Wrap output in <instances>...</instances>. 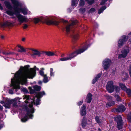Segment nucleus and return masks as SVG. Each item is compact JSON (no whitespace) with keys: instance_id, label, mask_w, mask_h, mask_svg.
Returning <instances> with one entry per match:
<instances>
[{"instance_id":"41","label":"nucleus","mask_w":131,"mask_h":131,"mask_svg":"<svg viewBox=\"0 0 131 131\" xmlns=\"http://www.w3.org/2000/svg\"><path fill=\"white\" fill-rule=\"evenodd\" d=\"M3 106L5 107L6 108L9 109L10 108V105L6 103H5L4 105H3Z\"/></svg>"},{"instance_id":"56","label":"nucleus","mask_w":131,"mask_h":131,"mask_svg":"<svg viewBox=\"0 0 131 131\" xmlns=\"http://www.w3.org/2000/svg\"><path fill=\"white\" fill-rule=\"evenodd\" d=\"M129 73L130 77H131V64L130 65L129 69Z\"/></svg>"},{"instance_id":"63","label":"nucleus","mask_w":131,"mask_h":131,"mask_svg":"<svg viewBox=\"0 0 131 131\" xmlns=\"http://www.w3.org/2000/svg\"><path fill=\"white\" fill-rule=\"evenodd\" d=\"M61 21L65 23H67V21L65 20L64 19H62Z\"/></svg>"},{"instance_id":"24","label":"nucleus","mask_w":131,"mask_h":131,"mask_svg":"<svg viewBox=\"0 0 131 131\" xmlns=\"http://www.w3.org/2000/svg\"><path fill=\"white\" fill-rule=\"evenodd\" d=\"M4 4L7 8L11 10L13 8L9 2L8 1H5L4 2Z\"/></svg>"},{"instance_id":"61","label":"nucleus","mask_w":131,"mask_h":131,"mask_svg":"<svg viewBox=\"0 0 131 131\" xmlns=\"http://www.w3.org/2000/svg\"><path fill=\"white\" fill-rule=\"evenodd\" d=\"M28 27L27 25V24H25L24 25V26L23 27V28L24 29H25L27 28Z\"/></svg>"},{"instance_id":"6","label":"nucleus","mask_w":131,"mask_h":131,"mask_svg":"<svg viewBox=\"0 0 131 131\" xmlns=\"http://www.w3.org/2000/svg\"><path fill=\"white\" fill-rule=\"evenodd\" d=\"M115 121L117 122V127L119 130L123 128V121L121 116L118 115L115 117Z\"/></svg>"},{"instance_id":"32","label":"nucleus","mask_w":131,"mask_h":131,"mask_svg":"<svg viewBox=\"0 0 131 131\" xmlns=\"http://www.w3.org/2000/svg\"><path fill=\"white\" fill-rule=\"evenodd\" d=\"M21 12L23 13L24 15H26L27 13V10L25 8H22Z\"/></svg>"},{"instance_id":"55","label":"nucleus","mask_w":131,"mask_h":131,"mask_svg":"<svg viewBox=\"0 0 131 131\" xmlns=\"http://www.w3.org/2000/svg\"><path fill=\"white\" fill-rule=\"evenodd\" d=\"M28 89L30 90V93L31 94H33V89L30 87H29Z\"/></svg>"},{"instance_id":"57","label":"nucleus","mask_w":131,"mask_h":131,"mask_svg":"<svg viewBox=\"0 0 131 131\" xmlns=\"http://www.w3.org/2000/svg\"><path fill=\"white\" fill-rule=\"evenodd\" d=\"M9 93L10 94H13V91L12 89H10L9 90Z\"/></svg>"},{"instance_id":"39","label":"nucleus","mask_w":131,"mask_h":131,"mask_svg":"<svg viewBox=\"0 0 131 131\" xmlns=\"http://www.w3.org/2000/svg\"><path fill=\"white\" fill-rule=\"evenodd\" d=\"M79 5L80 6H84L85 3L84 0H80Z\"/></svg>"},{"instance_id":"19","label":"nucleus","mask_w":131,"mask_h":131,"mask_svg":"<svg viewBox=\"0 0 131 131\" xmlns=\"http://www.w3.org/2000/svg\"><path fill=\"white\" fill-rule=\"evenodd\" d=\"M42 54L43 56L47 55L48 56L50 57L53 56L54 55H56L54 54L53 52H51L50 51H42Z\"/></svg>"},{"instance_id":"60","label":"nucleus","mask_w":131,"mask_h":131,"mask_svg":"<svg viewBox=\"0 0 131 131\" xmlns=\"http://www.w3.org/2000/svg\"><path fill=\"white\" fill-rule=\"evenodd\" d=\"M9 101L11 104L13 103L14 102V100H9Z\"/></svg>"},{"instance_id":"29","label":"nucleus","mask_w":131,"mask_h":131,"mask_svg":"<svg viewBox=\"0 0 131 131\" xmlns=\"http://www.w3.org/2000/svg\"><path fill=\"white\" fill-rule=\"evenodd\" d=\"M79 0H72L71 5L74 6L78 3Z\"/></svg>"},{"instance_id":"5","label":"nucleus","mask_w":131,"mask_h":131,"mask_svg":"<svg viewBox=\"0 0 131 131\" xmlns=\"http://www.w3.org/2000/svg\"><path fill=\"white\" fill-rule=\"evenodd\" d=\"M45 94V93L44 91L40 92L38 93H36V94L34 95V97L33 99V104L36 105H39L40 99Z\"/></svg>"},{"instance_id":"1","label":"nucleus","mask_w":131,"mask_h":131,"mask_svg":"<svg viewBox=\"0 0 131 131\" xmlns=\"http://www.w3.org/2000/svg\"><path fill=\"white\" fill-rule=\"evenodd\" d=\"M30 66L27 65L24 67L21 66L19 70L14 75L16 79L20 80L24 84L27 83V79H33V68L29 69Z\"/></svg>"},{"instance_id":"62","label":"nucleus","mask_w":131,"mask_h":131,"mask_svg":"<svg viewBox=\"0 0 131 131\" xmlns=\"http://www.w3.org/2000/svg\"><path fill=\"white\" fill-rule=\"evenodd\" d=\"M3 9L2 6L1 4L0 3V9L2 10Z\"/></svg>"},{"instance_id":"2","label":"nucleus","mask_w":131,"mask_h":131,"mask_svg":"<svg viewBox=\"0 0 131 131\" xmlns=\"http://www.w3.org/2000/svg\"><path fill=\"white\" fill-rule=\"evenodd\" d=\"M14 5L13 9L14 10L15 14L18 19V20L20 24L27 21V18L26 17L21 15L20 14L22 8H19L21 6L20 3L17 0H10Z\"/></svg>"},{"instance_id":"54","label":"nucleus","mask_w":131,"mask_h":131,"mask_svg":"<svg viewBox=\"0 0 131 131\" xmlns=\"http://www.w3.org/2000/svg\"><path fill=\"white\" fill-rule=\"evenodd\" d=\"M98 80L97 79L95 78L92 81V83L93 84H94Z\"/></svg>"},{"instance_id":"27","label":"nucleus","mask_w":131,"mask_h":131,"mask_svg":"<svg viewBox=\"0 0 131 131\" xmlns=\"http://www.w3.org/2000/svg\"><path fill=\"white\" fill-rule=\"evenodd\" d=\"M106 8V7L105 6H103L101 7L100 8L99 10L98 11V14H100L103 12L105 10Z\"/></svg>"},{"instance_id":"52","label":"nucleus","mask_w":131,"mask_h":131,"mask_svg":"<svg viewBox=\"0 0 131 131\" xmlns=\"http://www.w3.org/2000/svg\"><path fill=\"white\" fill-rule=\"evenodd\" d=\"M50 75L51 76H54V73L53 72V69L51 68L50 69Z\"/></svg>"},{"instance_id":"9","label":"nucleus","mask_w":131,"mask_h":131,"mask_svg":"<svg viewBox=\"0 0 131 131\" xmlns=\"http://www.w3.org/2000/svg\"><path fill=\"white\" fill-rule=\"evenodd\" d=\"M126 110L125 106L123 105H119L117 108H114L112 110V111L114 112H124Z\"/></svg>"},{"instance_id":"51","label":"nucleus","mask_w":131,"mask_h":131,"mask_svg":"<svg viewBox=\"0 0 131 131\" xmlns=\"http://www.w3.org/2000/svg\"><path fill=\"white\" fill-rule=\"evenodd\" d=\"M101 74L100 73L98 74L95 77L98 80L99 78H100L101 76Z\"/></svg>"},{"instance_id":"16","label":"nucleus","mask_w":131,"mask_h":131,"mask_svg":"<svg viewBox=\"0 0 131 131\" xmlns=\"http://www.w3.org/2000/svg\"><path fill=\"white\" fill-rule=\"evenodd\" d=\"M80 113L82 116H85L86 114V107L85 105L83 104L81 107Z\"/></svg>"},{"instance_id":"35","label":"nucleus","mask_w":131,"mask_h":131,"mask_svg":"<svg viewBox=\"0 0 131 131\" xmlns=\"http://www.w3.org/2000/svg\"><path fill=\"white\" fill-rule=\"evenodd\" d=\"M3 54L5 55H9L10 54H13L14 53L12 52H2Z\"/></svg>"},{"instance_id":"36","label":"nucleus","mask_w":131,"mask_h":131,"mask_svg":"<svg viewBox=\"0 0 131 131\" xmlns=\"http://www.w3.org/2000/svg\"><path fill=\"white\" fill-rule=\"evenodd\" d=\"M128 96H130L131 94V90L130 89H127L125 91Z\"/></svg>"},{"instance_id":"12","label":"nucleus","mask_w":131,"mask_h":131,"mask_svg":"<svg viewBox=\"0 0 131 131\" xmlns=\"http://www.w3.org/2000/svg\"><path fill=\"white\" fill-rule=\"evenodd\" d=\"M42 51L40 52L37 49H33V59L40 57Z\"/></svg>"},{"instance_id":"64","label":"nucleus","mask_w":131,"mask_h":131,"mask_svg":"<svg viewBox=\"0 0 131 131\" xmlns=\"http://www.w3.org/2000/svg\"><path fill=\"white\" fill-rule=\"evenodd\" d=\"M0 103L2 104H5V103L4 102V101H1Z\"/></svg>"},{"instance_id":"11","label":"nucleus","mask_w":131,"mask_h":131,"mask_svg":"<svg viewBox=\"0 0 131 131\" xmlns=\"http://www.w3.org/2000/svg\"><path fill=\"white\" fill-rule=\"evenodd\" d=\"M20 49L21 50L18 49V52H25L27 51L30 54V55L32 56H33V54L32 53V52H33L32 48H27L26 49L23 47H22L21 48H20Z\"/></svg>"},{"instance_id":"14","label":"nucleus","mask_w":131,"mask_h":131,"mask_svg":"<svg viewBox=\"0 0 131 131\" xmlns=\"http://www.w3.org/2000/svg\"><path fill=\"white\" fill-rule=\"evenodd\" d=\"M29 107L26 106L25 107V109L26 112H27V110H26V108H28L29 111V114L33 115V101H31V103L29 104L28 105Z\"/></svg>"},{"instance_id":"59","label":"nucleus","mask_w":131,"mask_h":131,"mask_svg":"<svg viewBox=\"0 0 131 131\" xmlns=\"http://www.w3.org/2000/svg\"><path fill=\"white\" fill-rule=\"evenodd\" d=\"M83 103L82 101H80L78 103V105H81Z\"/></svg>"},{"instance_id":"50","label":"nucleus","mask_w":131,"mask_h":131,"mask_svg":"<svg viewBox=\"0 0 131 131\" xmlns=\"http://www.w3.org/2000/svg\"><path fill=\"white\" fill-rule=\"evenodd\" d=\"M107 0H102L101 2V3L100 4L102 5H104L105 3L106 2Z\"/></svg>"},{"instance_id":"13","label":"nucleus","mask_w":131,"mask_h":131,"mask_svg":"<svg viewBox=\"0 0 131 131\" xmlns=\"http://www.w3.org/2000/svg\"><path fill=\"white\" fill-rule=\"evenodd\" d=\"M121 52L122 53L118 55V58L119 59H121L122 58H125L126 57L127 55V53L128 52L127 50L126 49H124L122 50L121 51Z\"/></svg>"},{"instance_id":"42","label":"nucleus","mask_w":131,"mask_h":131,"mask_svg":"<svg viewBox=\"0 0 131 131\" xmlns=\"http://www.w3.org/2000/svg\"><path fill=\"white\" fill-rule=\"evenodd\" d=\"M86 10L85 8H80L79 9V11L80 13H84Z\"/></svg>"},{"instance_id":"38","label":"nucleus","mask_w":131,"mask_h":131,"mask_svg":"<svg viewBox=\"0 0 131 131\" xmlns=\"http://www.w3.org/2000/svg\"><path fill=\"white\" fill-rule=\"evenodd\" d=\"M4 122L3 121H1L0 124V130L2 128L4 127H5Z\"/></svg>"},{"instance_id":"47","label":"nucleus","mask_w":131,"mask_h":131,"mask_svg":"<svg viewBox=\"0 0 131 131\" xmlns=\"http://www.w3.org/2000/svg\"><path fill=\"white\" fill-rule=\"evenodd\" d=\"M95 11V9L93 8H91L89 11V13H92Z\"/></svg>"},{"instance_id":"23","label":"nucleus","mask_w":131,"mask_h":131,"mask_svg":"<svg viewBox=\"0 0 131 131\" xmlns=\"http://www.w3.org/2000/svg\"><path fill=\"white\" fill-rule=\"evenodd\" d=\"M81 124L82 127L84 128L86 127L87 122V118L85 117H83Z\"/></svg>"},{"instance_id":"4","label":"nucleus","mask_w":131,"mask_h":131,"mask_svg":"<svg viewBox=\"0 0 131 131\" xmlns=\"http://www.w3.org/2000/svg\"><path fill=\"white\" fill-rule=\"evenodd\" d=\"M87 48L88 47L86 46H85L83 48L77 50L69 54L67 57L61 58L60 59V60L62 61H65L71 60L78 54H81L83 52L87 49Z\"/></svg>"},{"instance_id":"15","label":"nucleus","mask_w":131,"mask_h":131,"mask_svg":"<svg viewBox=\"0 0 131 131\" xmlns=\"http://www.w3.org/2000/svg\"><path fill=\"white\" fill-rule=\"evenodd\" d=\"M41 87L40 86L35 85L33 86V94L34 95L36 94V93H38L41 90Z\"/></svg>"},{"instance_id":"45","label":"nucleus","mask_w":131,"mask_h":131,"mask_svg":"<svg viewBox=\"0 0 131 131\" xmlns=\"http://www.w3.org/2000/svg\"><path fill=\"white\" fill-rule=\"evenodd\" d=\"M96 121L98 123H101V121L100 120V119L99 117L97 116H96L95 118Z\"/></svg>"},{"instance_id":"30","label":"nucleus","mask_w":131,"mask_h":131,"mask_svg":"<svg viewBox=\"0 0 131 131\" xmlns=\"http://www.w3.org/2000/svg\"><path fill=\"white\" fill-rule=\"evenodd\" d=\"M39 69L36 67V66H35L33 67V78L36 75V70H39Z\"/></svg>"},{"instance_id":"28","label":"nucleus","mask_w":131,"mask_h":131,"mask_svg":"<svg viewBox=\"0 0 131 131\" xmlns=\"http://www.w3.org/2000/svg\"><path fill=\"white\" fill-rule=\"evenodd\" d=\"M6 13L8 15L12 16H13L14 14H15V13L14 11L10 10H7L6 11Z\"/></svg>"},{"instance_id":"44","label":"nucleus","mask_w":131,"mask_h":131,"mask_svg":"<svg viewBox=\"0 0 131 131\" xmlns=\"http://www.w3.org/2000/svg\"><path fill=\"white\" fill-rule=\"evenodd\" d=\"M87 1L88 3L90 5H92L94 2V0H88Z\"/></svg>"},{"instance_id":"53","label":"nucleus","mask_w":131,"mask_h":131,"mask_svg":"<svg viewBox=\"0 0 131 131\" xmlns=\"http://www.w3.org/2000/svg\"><path fill=\"white\" fill-rule=\"evenodd\" d=\"M106 97H107V99L108 100V101H109L112 99V97L111 96H109V95H107Z\"/></svg>"},{"instance_id":"43","label":"nucleus","mask_w":131,"mask_h":131,"mask_svg":"<svg viewBox=\"0 0 131 131\" xmlns=\"http://www.w3.org/2000/svg\"><path fill=\"white\" fill-rule=\"evenodd\" d=\"M127 119L130 122H131V112L129 113L127 116Z\"/></svg>"},{"instance_id":"31","label":"nucleus","mask_w":131,"mask_h":131,"mask_svg":"<svg viewBox=\"0 0 131 131\" xmlns=\"http://www.w3.org/2000/svg\"><path fill=\"white\" fill-rule=\"evenodd\" d=\"M43 81L44 83H46L49 81V80L47 75H46L43 77Z\"/></svg>"},{"instance_id":"3","label":"nucleus","mask_w":131,"mask_h":131,"mask_svg":"<svg viewBox=\"0 0 131 131\" xmlns=\"http://www.w3.org/2000/svg\"><path fill=\"white\" fill-rule=\"evenodd\" d=\"M35 24L38 23L39 21H41L43 23H46L47 24L50 25L51 24L54 25L56 26L59 25V22L58 21L53 20L48 17H41L40 19L38 18H34L33 19V21Z\"/></svg>"},{"instance_id":"26","label":"nucleus","mask_w":131,"mask_h":131,"mask_svg":"<svg viewBox=\"0 0 131 131\" xmlns=\"http://www.w3.org/2000/svg\"><path fill=\"white\" fill-rule=\"evenodd\" d=\"M119 85L122 89L125 91L127 89L125 85L123 83H119Z\"/></svg>"},{"instance_id":"33","label":"nucleus","mask_w":131,"mask_h":131,"mask_svg":"<svg viewBox=\"0 0 131 131\" xmlns=\"http://www.w3.org/2000/svg\"><path fill=\"white\" fill-rule=\"evenodd\" d=\"M115 97L116 99V100L117 102L121 101V98L118 95H115Z\"/></svg>"},{"instance_id":"8","label":"nucleus","mask_w":131,"mask_h":131,"mask_svg":"<svg viewBox=\"0 0 131 131\" xmlns=\"http://www.w3.org/2000/svg\"><path fill=\"white\" fill-rule=\"evenodd\" d=\"M107 90L109 93H112L114 91V86L113 85L112 81H108L106 85Z\"/></svg>"},{"instance_id":"10","label":"nucleus","mask_w":131,"mask_h":131,"mask_svg":"<svg viewBox=\"0 0 131 131\" xmlns=\"http://www.w3.org/2000/svg\"><path fill=\"white\" fill-rule=\"evenodd\" d=\"M103 62V68L105 70H106L108 69L111 63V60L109 59H106Z\"/></svg>"},{"instance_id":"7","label":"nucleus","mask_w":131,"mask_h":131,"mask_svg":"<svg viewBox=\"0 0 131 131\" xmlns=\"http://www.w3.org/2000/svg\"><path fill=\"white\" fill-rule=\"evenodd\" d=\"M26 109L27 110V112L24 117L21 119V121L23 122H25L27 121L28 119H32L33 117V115L29 114L28 108H26Z\"/></svg>"},{"instance_id":"40","label":"nucleus","mask_w":131,"mask_h":131,"mask_svg":"<svg viewBox=\"0 0 131 131\" xmlns=\"http://www.w3.org/2000/svg\"><path fill=\"white\" fill-rule=\"evenodd\" d=\"M114 89L117 93L119 92L120 90V89L118 86H114Z\"/></svg>"},{"instance_id":"17","label":"nucleus","mask_w":131,"mask_h":131,"mask_svg":"<svg viewBox=\"0 0 131 131\" xmlns=\"http://www.w3.org/2000/svg\"><path fill=\"white\" fill-rule=\"evenodd\" d=\"M14 79H11V82L12 83V86H13V89H15L16 90L17 89H20V86L18 84L14 83Z\"/></svg>"},{"instance_id":"49","label":"nucleus","mask_w":131,"mask_h":131,"mask_svg":"<svg viewBox=\"0 0 131 131\" xmlns=\"http://www.w3.org/2000/svg\"><path fill=\"white\" fill-rule=\"evenodd\" d=\"M22 91L24 92V93H29L28 90L25 88H24L22 89Z\"/></svg>"},{"instance_id":"34","label":"nucleus","mask_w":131,"mask_h":131,"mask_svg":"<svg viewBox=\"0 0 131 131\" xmlns=\"http://www.w3.org/2000/svg\"><path fill=\"white\" fill-rule=\"evenodd\" d=\"M128 39V36H123L122 37V38L121 39L124 42L126 41Z\"/></svg>"},{"instance_id":"18","label":"nucleus","mask_w":131,"mask_h":131,"mask_svg":"<svg viewBox=\"0 0 131 131\" xmlns=\"http://www.w3.org/2000/svg\"><path fill=\"white\" fill-rule=\"evenodd\" d=\"M79 35L75 33H74L71 36L72 38V42L73 43H74L78 39Z\"/></svg>"},{"instance_id":"48","label":"nucleus","mask_w":131,"mask_h":131,"mask_svg":"<svg viewBox=\"0 0 131 131\" xmlns=\"http://www.w3.org/2000/svg\"><path fill=\"white\" fill-rule=\"evenodd\" d=\"M30 99H31V98L29 96L27 95H25L24 98V99H26V100L27 101L29 100Z\"/></svg>"},{"instance_id":"58","label":"nucleus","mask_w":131,"mask_h":131,"mask_svg":"<svg viewBox=\"0 0 131 131\" xmlns=\"http://www.w3.org/2000/svg\"><path fill=\"white\" fill-rule=\"evenodd\" d=\"M5 103H6V104H8L9 105H10V101H9V100H7L6 102H5Z\"/></svg>"},{"instance_id":"25","label":"nucleus","mask_w":131,"mask_h":131,"mask_svg":"<svg viewBox=\"0 0 131 131\" xmlns=\"http://www.w3.org/2000/svg\"><path fill=\"white\" fill-rule=\"evenodd\" d=\"M115 104V102L114 101H111L109 102L106 104V106L107 107H110V106L114 105Z\"/></svg>"},{"instance_id":"20","label":"nucleus","mask_w":131,"mask_h":131,"mask_svg":"<svg viewBox=\"0 0 131 131\" xmlns=\"http://www.w3.org/2000/svg\"><path fill=\"white\" fill-rule=\"evenodd\" d=\"M78 23V21L76 20L74 21H72L71 25H68L66 26V31L68 33L70 31V26L71 25H76Z\"/></svg>"},{"instance_id":"22","label":"nucleus","mask_w":131,"mask_h":131,"mask_svg":"<svg viewBox=\"0 0 131 131\" xmlns=\"http://www.w3.org/2000/svg\"><path fill=\"white\" fill-rule=\"evenodd\" d=\"M12 24V23L6 21L3 23H0V25L2 27H6L10 26Z\"/></svg>"},{"instance_id":"21","label":"nucleus","mask_w":131,"mask_h":131,"mask_svg":"<svg viewBox=\"0 0 131 131\" xmlns=\"http://www.w3.org/2000/svg\"><path fill=\"white\" fill-rule=\"evenodd\" d=\"M92 94L90 93L87 94L85 99V101L87 103H91L92 100Z\"/></svg>"},{"instance_id":"37","label":"nucleus","mask_w":131,"mask_h":131,"mask_svg":"<svg viewBox=\"0 0 131 131\" xmlns=\"http://www.w3.org/2000/svg\"><path fill=\"white\" fill-rule=\"evenodd\" d=\"M124 42L121 39H120L118 41V46L123 45V44L124 43Z\"/></svg>"},{"instance_id":"46","label":"nucleus","mask_w":131,"mask_h":131,"mask_svg":"<svg viewBox=\"0 0 131 131\" xmlns=\"http://www.w3.org/2000/svg\"><path fill=\"white\" fill-rule=\"evenodd\" d=\"M39 73L40 74L42 77L46 75V74H44L43 71L42 70H40L39 71Z\"/></svg>"}]
</instances>
